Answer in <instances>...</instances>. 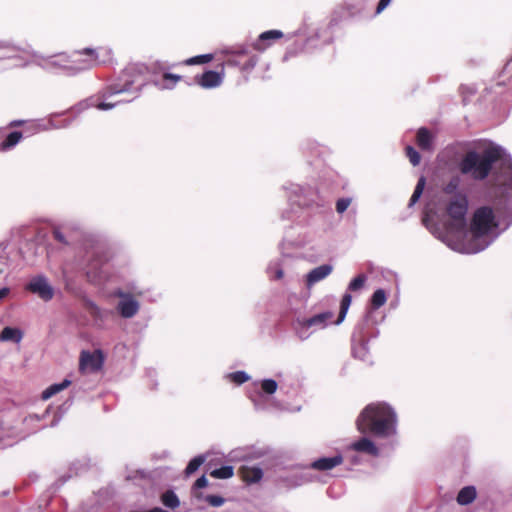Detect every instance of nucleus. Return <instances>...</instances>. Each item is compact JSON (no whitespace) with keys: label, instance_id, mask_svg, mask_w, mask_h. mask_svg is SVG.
<instances>
[{"label":"nucleus","instance_id":"nucleus-1","mask_svg":"<svg viewBox=\"0 0 512 512\" xmlns=\"http://www.w3.org/2000/svg\"><path fill=\"white\" fill-rule=\"evenodd\" d=\"M498 162L499 166L494 172L495 180L505 184L512 179V160L504 157L502 149L497 146L486 148L481 153L468 151L459 163V170L476 181H482L491 174Z\"/></svg>","mask_w":512,"mask_h":512},{"label":"nucleus","instance_id":"nucleus-2","mask_svg":"<svg viewBox=\"0 0 512 512\" xmlns=\"http://www.w3.org/2000/svg\"><path fill=\"white\" fill-rule=\"evenodd\" d=\"M396 421V414L390 406L385 403H371L359 414L356 427L362 434L387 438L396 433Z\"/></svg>","mask_w":512,"mask_h":512},{"label":"nucleus","instance_id":"nucleus-3","mask_svg":"<svg viewBox=\"0 0 512 512\" xmlns=\"http://www.w3.org/2000/svg\"><path fill=\"white\" fill-rule=\"evenodd\" d=\"M164 70L165 68L159 62H155L151 66L143 63L130 64L122 71L118 82L108 87V93L110 95H116L130 92L135 85H137L135 90H139L145 84L148 74H155Z\"/></svg>","mask_w":512,"mask_h":512},{"label":"nucleus","instance_id":"nucleus-4","mask_svg":"<svg viewBox=\"0 0 512 512\" xmlns=\"http://www.w3.org/2000/svg\"><path fill=\"white\" fill-rule=\"evenodd\" d=\"M468 211V198L465 194L458 193L448 202L446 213L449 217L447 228L450 231L460 232L466 226V214Z\"/></svg>","mask_w":512,"mask_h":512},{"label":"nucleus","instance_id":"nucleus-5","mask_svg":"<svg viewBox=\"0 0 512 512\" xmlns=\"http://www.w3.org/2000/svg\"><path fill=\"white\" fill-rule=\"evenodd\" d=\"M110 58L111 50L104 47L84 48L73 53V63L76 64L78 70L91 69L105 63Z\"/></svg>","mask_w":512,"mask_h":512},{"label":"nucleus","instance_id":"nucleus-6","mask_svg":"<svg viewBox=\"0 0 512 512\" xmlns=\"http://www.w3.org/2000/svg\"><path fill=\"white\" fill-rule=\"evenodd\" d=\"M494 212L489 206H482L475 210L470 230L476 237L486 235L494 225Z\"/></svg>","mask_w":512,"mask_h":512},{"label":"nucleus","instance_id":"nucleus-7","mask_svg":"<svg viewBox=\"0 0 512 512\" xmlns=\"http://www.w3.org/2000/svg\"><path fill=\"white\" fill-rule=\"evenodd\" d=\"M104 363V356L101 350L93 352L82 351L79 359V370L81 373L98 372Z\"/></svg>","mask_w":512,"mask_h":512},{"label":"nucleus","instance_id":"nucleus-8","mask_svg":"<svg viewBox=\"0 0 512 512\" xmlns=\"http://www.w3.org/2000/svg\"><path fill=\"white\" fill-rule=\"evenodd\" d=\"M257 61L258 59L255 55H250L246 51H238L232 53L223 64L237 66L241 71H250L256 66Z\"/></svg>","mask_w":512,"mask_h":512},{"label":"nucleus","instance_id":"nucleus-9","mask_svg":"<svg viewBox=\"0 0 512 512\" xmlns=\"http://www.w3.org/2000/svg\"><path fill=\"white\" fill-rule=\"evenodd\" d=\"M220 71L208 70L195 77V82L205 89L218 87L222 84L225 76L224 64L220 65Z\"/></svg>","mask_w":512,"mask_h":512},{"label":"nucleus","instance_id":"nucleus-10","mask_svg":"<svg viewBox=\"0 0 512 512\" xmlns=\"http://www.w3.org/2000/svg\"><path fill=\"white\" fill-rule=\"evenodd\" d=\"M27 289L37 294L41 299L49 301L54 296V290L43 276L34 278L27 286Z\"/></svg>","mask_w":512,"mask_h":512},{"label":"nucleus","instance_id":"nucleus-11","mask_svg":"<svg viewBox=\"0 0 512 512\" xmlns=\"http://www.w3.org/2000/svg\"><path fill=\"white\" fill-rule=\"evenodd\" d=\"M283 36L284 34L280 30L265 31L258 36L255 42H253L252 47L259 52H263L271 46L272 42L283 38Z\"/></svg>","mask_w":512,"mask_h":512},{"label":"nucleus","instance_id":"nucleus-12","mask_svg":"<svg viewBox=\"0 0 512 512\" xmlns=\"http://www.w3.org/2000/svg\"><path fill=\"white\" fill-rule=\"evenodd\" d=\"M122 300L118 304V310L122 317L131 318L139 310V303L130 294L119 293Z\"/></svg>","mask_w":512,"mask_h":512},{"label":"nucleus","instance_id":"nucleus-13","mask_svg":"<svg viewBox=\"0 0 512 512\" xmlns=\"http://www.w3.org/2000/svg\"><path fill=\"white\" fill-rule=\"evenodd\" d=\"M333 268L329 264H324L312 269L306 275V285L308 288L312 287L315 283L325 279L328 275L331 274Z\"/></svg>","mask_w":512,"mask_h":512},{"label":"nucleus","instance_id":"nucleus-14","mask_svg":"<svg viewBox=\"0 0 512 512\" xmlns=\"http://www.w3.org/2000/svg\"><path fill=\"white\" fill-rule=\"evenodd\" d=\"M238 475L247 484L259 482L263 477V472L259 467L242 465L238 469Z\"/></svg>","mask_w":512,"mask_h":512},{"label":"nucleus","instance_id":"nucleus-15","mask_svg":"<svg viewBox=\"0 0 512 512\" xmlns=\"http://www.w3.org/2000/svg\"><path fill=\"white\" fill-rule=\"evenodd\" d=\"M343 463V457L338 454L333 457H323L315 460L311 468L318 471H328Z\"/></svg>","mask_w":512,"mask_h":512},{"label":"nucleus","instance_id":"nucleus-16","mask_svg":"<svg viewBox=\"0 0 512 512\" xmlns=\"http://www.w3.org/2000/svg\"><path fill=\"white\" fill-rule=\"evenodd\" d=\"M333 318L332 312H323L317 315H314L310 318L303 319L300 324L305 328H310L313 326L324 328L326 327L327 323L330 322Z\"/></svg>","mask_w":512,"mask_h":512},{"label":"nucleus","instance_id":"nucleus-17","mask_svg":"<svg viewBox=\"0 0 512 512\" xmlns=\"http://www.w3.org/2000/svg\"><path fill=\"white\" fill-rule=\"evenodd\" d=\"M351 449L356 452L366 453L371 456H378L379 449L377 446L367 437H362L358 441L351 444Z\"/></svg>","mask_w":512,"mask_h":512},{"label":"nucleus","instance_id":"nucleus-18","mask_svg":"<svg viewBox=\"0 0 512 512\" xmlns=\"http://www.w3.org/2000/svg\"><path fill=\"white\" fill-rule=\"evenodd\" d=\"M181 79L182 76L180 75L163 72L161 81L154 80L153 83L161 89H172Z\"/></svg>","mask_w":512,"mask_h":512},{"label":"nucleus","instance_id":"nucleus-19","mask_svg":"<svg viewBox=\"0 0 512 512\" xmlns=\"http://www.w3.org/2000/svg\"><path fill=\"white\" fill-rule=\"evenodd\" d=\"M416 142L420 149L431 150L432 149V135L427 128H420L417 131Z\"/></svg>","mask_w":512,"mask_h":512},{"label":"nucleus","instance_id":"nucleus-20","mask_svg":"<svg viewBox=\"0 0 512 512\" xmlns=\"http://www.w3.org/2000/svg\"><path fill=\"white\" fill-rule=\"evenodd\" d=\"M476 489L473 486H466L462 488L457 495V502L460 505H468L476 498Z\"/></svg>","mask_w":512,"mask_h":512},{"label":"nucleus","instance_id":"nucleus-21","mask_svg":"<svg viewBox=\"0 0 512 512\" xmlns=\"http://www.w3.org/2000/svg\"><path fill=\"white\" fill-rule=\"evenodd\" d=\"M23 134L20 131L10 132L0 144V150L7 151L15 147L22 139Z\"/></svg>","mask_w":512,"mask_h":512},{"label":"nucleus","instance_id":"nucleus-22","mask_svg":"<svg viewBox=\"0 0 512 512\" xmlns=\"http://www.w3.org/2000/svg\"><path fill=\"white\" fill-rule=\"evenodd\" d=\"M23 334L20 329L5 327L0 333L1 341H12L19 343L22 340Z\"/></svg>","mask_w":512,"mask_h":512},{"label":"nucleus","instance_id":"nucleus-23","mask_svg":"<svg viewBox=\"0 0 512 512\" xmlns=\"http://www.w3.org/2000/svg\"><path fill=\"white\" fill-rule=\"evenodd\" d=\"M71 385V381L64 379L61 383L52 384L42 392V399L47 400Z\"/></svg>","mask_w":512,"mask_h":512},{"label":"nucleus","instance_id":"nucleus-24","mask_svg":"<svg viewBox=\"0 0 512 512\" xmlns=\"http://www.w3.org/2000/svg\"><path fill=\"white\" fill-rule=\"evenodd\" d=\"M161 502L170 509H176L180 506V500L173 490H167L161 495Z\"/></svg>","mask_w":512,"mask_h":512},{"label":"nucleus","instance_id":"nucleus-25","mask_svg":"<svg viewBox=\"0 0 512 512\" xmlns=\"http://www.w3.org/2000/svg\"><path fill=\"white\" fill-rule=\"evenodd\" d=\"M351 301H352V296L349 293H346L343 295L341 304H340V311H339L338 319L335 321L336 324H339L344 320V318L347 314V311L351 305Z\"/></svg>","mask_w":512,"mask_h":512},{"label":"nucleus","instance_id":"nucleus-26","mask_svg":"<svg viewBox=\"0 0 512 512\" xmlns=\"http://www.w3.org/2000/svg\"><path fill=\"white\" fill-rule=\"evenodd\" d=\"M387 297L383 289H377L371 297V307L374 310L379 309L386 303Z\"/></svg>","mask_w":512,"mask_h":512},{"label":"nucleus","instance_id":"nucleus-27","mask_svg":"<svg viewBox=\"0 0 512 512\" xmlns=\"http://www.w3.org/2000/svg\"><path fill=\"white\" fill-rule=\"evenodd\" d=\"M234 475L232 466H222L210 472V476L216 479H229Z\"/></svg>","mask_w":512,"mask_h":512},{"label":"nucleus","instance_id":"nucleus-28","mask_svg":"<svg viewBox=\"0 0 512 512\" xmlns=\"http://www.w3.org/2000/svg\"><path fill=\"white\" fill-rule=\"evenodd\" d=\"M461 179L458 175L450 178V180L443 186L442 191L447 195H454L460 185Z\"/></svg>","mask_w":512,"mask_h":512},{"label":"nucleus","instance_id":"nucleus-29","mask_svg":"<svg viewBox=\"0 0 512 512\" xmlns=\"http://www.w3.org/2000/svg\"><path fill=\"white\" fill-rule=\"evenodd\" d=\"M212 60H213V55L212 54H204V55H198V56H194V57L188 58V59L184 60L182 62V64L183 65H187V66H190V65H201V64L209 63Z\"/></svg>","mask_w":512,"mask_h":512},{"label":"nucleus","instance_id":"nucleus-30","mask_svg":"<svg viewBox=\"0 0 512 512\" xmlns=\"http://www.w3.org/2000/svg\"><path fill=\"white\" fill-rule=\"evenodd\" d=\"M205 462V457L202 455L194 457L190 462L188 463L187 467L185 468V475L190 476L194 472H196L199 467Z\"/></svg>","mask_w":512,"mask_h":512},{"label":"nucleus","instance_id":"nucleus-31","mask_svg":"<svg viewBox=\"0 0 512 512\" xmlns=\"http://www.w3.org/2000/svg\"><path fill=\"white\" fill-rule=\"evenodd\" d=\"M424 185H425V179L423 177H421L414 189V192H413L411 198H410V201H409L410 206L414 205L418 201V199L420 198V196L423 193Z\"/></svg>","mask_w":512,"mask_h":512},{"label":"nucleus","instance_id":"nucleus-32","mask_svg":"<svg viewBox=\"0 0 512 512\" xmlns=\"http://www.w3.org/2000/svg\"><path fill=\"white\" fill-rule=\"evenodd\" d=\"M405 153H406V156L408 157L409 161L411 162V164L413 166L419 165L420 160H421V156H420V154L418 153V151L414 147L407 146L405 148Z\"/></svg>","mask_w":512,"mask_h":512},{"label":"nucleus","instance_id":"nucleus-33","mask_svg":"<svg viewBox=\"0 0 512 512\" xmlns=\"http://www.w3.org/2000/svg\"><path fill=\"white\" fill-rule=\"evenodd\" d=\"M366 276L364 274H359L349 283V290L358 291L364 287L366 282Z\"/></svg>","mask_w":512,"mask_h":512},{"label":"nucleus","instance_id":"nucleus-34","mask_svg":"<svg viewBox=\"0 0 512 512\" xmlns=\"http://www.w3.org/2000/svg\"><path fill=\"white\" fill-rule=\"evenodd\" d=\"M277 382L273 379H265L261 383V388L266 394H273L277 390Z\"/></svg>","mask_w":512,"mask_h":512},{"label":"nucleus","instance_id":"nucleus-35","mask_svg":"<svg viewBox=\"0 0 512 512\" xmlns=\"http://www.w3.org/2000/svg\"><path fill=\"white\" fill-rule=\"evenodd\" d=\"M229 377L234 383L238 385L243 384L249 380V376L244 371L233 372Z\"/></svg>","mask_w":512,"mask_h":512},{"label":"nucleus","instance_id":"nucleus-36","mask_svg":"<svg viewBox=\"0 0 512 512\" xmlns=\"http://www.w3.org/2000/svg\"><path fill=\"white\" fill-rule=\"evenodd\" d=\"M86 276L88 280L94 284L100 283L102 279L100 271H93L91 265H89V268L86 272Z\"/></svg>","mask_w":512,"mask_h":512},{"label":"nucleus","instance_id":"nucleus-37","mask_svg":"<svg viewBox=\"0 0 512 512\" xmlns=\"http://www.w3.org/2000/svg\"><path fill=\"white\" fill-rule=\"evenodd\" d=\"M351 198H340L336 202V211L340 214L345 212L351 204Z\"/></svg>","mask_w":512,"mask_h":512},{"label":"nucleus","instance_id":"nucleus-38","mask_svg":"<svg viewBox=\"0 0 512 512\" xmlns=\"http://www.w3.org/2000/svg\"><path fill=\"white\" fill-rule=\"evenodd\" d=\"M205 501L212 507H219L223 505L224 498L218 495H208L206 496Z\"/></svg>","mask_w":512,"mask_h":512},{"label":"nucleus","instance_id":"nucleus-39","mask_svg":"<svg viewBox=\"0 0 512 512\" xmlns=\"http://www.w3.org/2000/svg\"><path fill=\"white\" fill-rule=\"evenodd\" d=\"M52 233H53V237L56 241H58L62 244L68 243L64 234L62 233V231L59 228H54Z\"/></svg>","mask_w":512,"mask_h":512},{"label":"nucleus","instance_id":"nucleus-40","mask_svg":"<svg viewBox=\"0 0 512 512\" xmlns=\"http://www.w3.org/2000/svg\"><path fill=\"white\" fill-rule=\"evenodd\" d=\"M207 485H208V480L206 479V477L204 475H202L195 481L194 488L201 489V488H205Z\"/></svg>","mask_w":512,"mask_h":512},{"label":"nucleus","instance_id":"nucleus-41","mask_svg":"<svg viewBox=\"0 0 512 512\" xmlns=\"http://www.w3.org/2000/svg\"><path fill=\"white\" fill-rule=\"evenodd\" d=\"M390 2L391 0H380L376 8V13H381L389 5Z\"/></svg>","mask_w":512,"mask_h":512},{"label":"nucleus","instance_id":"nucleus-42","mask_svg":"<svg viewBox=\"0 0 512 512\" xmlns=\"http://www.w3.org/2000/svg\"><path fill=\"white\" fill-rule=\"evenodd\" d=\"M115 104L114 103H108V102H100L98 105H97V108L100 109V110H107V109H110L112 107H114Z\"/></svg>","mask_w":512,"mask_h":512},{"label":"nucleus","instance_id":"nucleus-43","mask_svg":"<svg viewBox=\"0 0 512 512\" xmlns=\"http://www.w3.org/2000/svg\"><path fill=\"white\" fill-rule=\"evenodd\" d=\"M9 293V289L4 287L0 290V300L5 298Z\"/></svg>","mask_w":512,"mask_h":512},{"label":"nucleus","instance_id":"nucleus-44","mask_svg":"<svg viewBox=\"0 0 512 512\" xmlns=\"http://www.w3.org/2000/svg\"><path fill=\"white\" fill-rule=\"evenodd\" d=\"M284 273H283V270L281 269H278L276 272H275V279H281L283 277Z\"/></svg>","mask_w":512,"mask_h":512},{"label":"nucleus","instance_id":"nucleus-45","mask_svg":"<svg viewBox=\"0 0 512 512\" xmlns=\"http://www.w3.org/2000/svg\"><path fill=\"white\" fill-rule=\"evenodd\" d=\"M21 124H22L21 121H14V122L11 123V125H13V126H18V125H21Z\"/></svg>","mask_w":512,"mask_h":512}]
</instances>
